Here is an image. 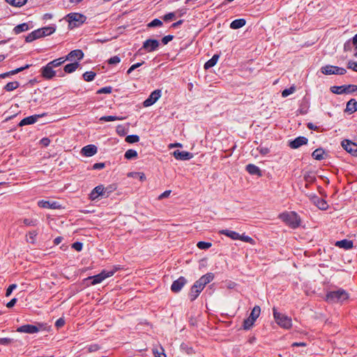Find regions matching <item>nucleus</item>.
I'll list each match as a JSON object with an SVG mask.
<instances>
[{
  "mask_svg": "<svg viewBox=\"0 0 357 357\" xmlns=\"http://www.w3.org/2000/svg\"><path fill=\"white\" fill-rule=\"evenodd\" d=\"M106 191L107 189H105V188L102 185H98L91 192L90 199L91 200H95L100 196L107 197L108 195H106Z\"/></svg>",
  "mask_w": 357,
  "mask_h": 357,
  "instance_id": "obj_12",
  "label": "nucleus"
},
{
  "mask_svg": "<svg viewBox=\"0 0 357 357\" xmlns=\"http://www.w3.org/2000/svg\"><path fill=\"white\" fill-rule=\"evenodd\" d=\"M348 298V293L343 289L330 291L326 295V301L331 303H342Z\"/></svg>",
  "mask_w": 357,
  "mask_h": 357,
  "instance_id": "obj_4",
  "label": "nucleus"
},
{
  "mask_svg": "<svg viewBox=\"0 0 357 357\" xmlns=\"http://www.w3.org/2000/svg\"><path fill=\"white\" fill-rule=\"evenodd\" d=\"M173 155L177 160H188L192 158V154L188 151H180L176 150L174 151Z\"/></svg>",
  "mask_w": 357,
  "mask_h": 357,
  "instance_id": "obj_21",
  "label": "nucleus"
},
{
  "mask_svg": "<svg viewBox=\"0 0 357 357\" xmlns=\"http://www.w3.org/2000/svg\"><path fill=\"white\" fill-rule=\"evenodd\" d=\"M331 92L336 94H342L344 93H347L346 86H332L331 88Z\"/></svg>",
  "mask_w": 357,
  "mask_h": 357,
  "instance_id": "obj_34",
  "label": "nucleus"
},
{
  "mask_svg": "<svg viewBox=\"0 0 357 357\" xmlns=\"http://www.w3.org/2000/svg\"><path fill=\"white\" fill-rule=\"evenodd\" d=\"M128 177L139 178L141 181L146 180V176L143 172H129L128 174Z\"/></svg>",
  "mask_w": 357,
  "mask_h": 357,
  "instance_id": "obj_37",
  "label": "nucleus"
},
{
  "mask_svg": "<svg viewBox=\"0 0 357 357\" xmlns=\"http://www.w3.org/2000/svg\"><path fill=\"white\" fill-rule=\"evenodd\" d=\"M137 152L133 149H128L125 153V158L128 160H131L137 158Z\"/></svg>",
  "mask_w": 357,
  "mask_h": 357,
  "instance_id": "obj_38",
  "label": "nucleus"
},
{
  "mask_svg": "<svg viewBox=\"0 0 357 357\" xmlns=\"http://www.w3.org/2000/svg\"><path fill=\"white\" fill-rule=\"evenodd\" d=\"M219 59L218 54H214L213 57L209 59L205 64H204V68L208 69L210 68L213 67L218 62Z\"/></svg>",
  "mask_w": 357,
  "mask_h": 357,
  "instance_id": "obj_32",
  "label": "nucleus"
},
{
  "mask_svg": "<svg viewBox=\"0 0 357 357\" xmlns=\"http://www.w3.org/2000/svg\"><path fill=\"white\" fill-rule=\"evenodd\" d=\"M104 167H105V163H103V162L95 163L93 165V169H102Z\"/></svg>",
  "mask_w": 357,
  "mask_h": 357,
  "instance_id": "obj_63",
  "label": "nucleus"
},
{
  "mask_svg": "<svg viewBox=\"0 0 357 357\" xmlns=\"http://www.w3.org/2000/svg\"><path fill=\"white\" fill-rule=\"evenodd\" d=\"M307 141V139L305 137H298L289 142V146L291 149H298L301 146L306 144Z\"/></svg>",
  "mask_w": 357,
  "mask_h": 357,
  "instance_id": "obj_20",
  "label": "nucleus"
},
{
  "mask_svg": "<svg viewBox=\"0 0 357 357\" xmlns=\"http://www.w3.org/2000/svg\"><path fill=\"white\" fill-rule=\"evenodd\" d=\"M40 144H42L43 146H45V147H46V146H47L50 144V139H49V138H47V137H44V138H43V139H40Z\"/></svg>",
  "mask_w": 357,
  "mask_h": 357,
  "instance_id": "obj_58",
  "label": "nucleus"
},
{
  "mask_svg": "<svg viewBox=\"0 0 357 357\" xmlns=\"http://www.w3.org/2000/svg\"><path fill=\"white\" fill-rule=\"evenodd\" d=\"M212 244L208 242H204V241H199L197 243V248L201 250H206L211 248Z\"/></svg>",
  "mask_w": 357,
  "mask_h": 357,
  "instance_id": "obj_44",
  "label": "nucleus"
},
{
  "mask_svg": "<svg viewBox=\"0 0 357 357\" xmlns=\"http://www.w3.org/2000/svg\"><path fill=\"white\" fill-rule=\"evenodd\" d=\"M159 46V42L155 39H149L144 42L143 48L148 52L155 51Z\"/></svg>",
  "mask_w": 357,
  "mask_h": 357,
  "instance_id": "obj_14",
  "label": "nucleus"
},
{
  "mask_svg": "<svg viewBox=\"0 0 357 357\" xmlns=\"http://www.w3.org/2000/svg\"><path fill=\"white\" fill-rule=\"evenodd\" d=\"M245 24V20L244 19H238L234 20L230 24V28L232 29H237L243 27Z\"/></svg>",
  "mask_w": 357,
  "mask_h": 357,
  "instance_id": "obj_29",
  "label": "nucleus"
},
{
  "mask_svg": "<svg viewBox=\"0 0 357 357\" xmlns=\"http://www.w3.org/2000/svg\"><path fill=\"white\" fill-rule=\"evenodd\" d=\"M83 245L82 243L76 242L72 245V248L77 251H81L82 250Z\"/></svg>",
  "mask_w": 357,
  "mask_h": 357,
  "instance_id": "obj_56",
  "label": "nucleus"
},
{
  "mask_svg": "<svg viewBox=\"0 0 357 357\" xmlns=\"http://www.w3.org/2000/svg\"><path fill=\"white\" fill-rule=\"evenodd\" d=\"M84 57V53L81 50H75L71 51L66 57V60L69 61H75L77 59L79 61L82 60Z\"/></svg>",
  "mask_w": 357,
  "mask_h": 357,
  "instance_id": "obj_18",
  "label": "nucleus"
},
{
  "mask_svg": "<svg viewBox=\"0 0 357 357\" xmlns=\"http://www.w3.org/2000/svg\"><path fill=\"white\" fill-rule=\"evenodd\" d=\"M44 116H45V114H42L40 115H33V116H30L26 117V118L23 119L20 122L19 126H24L26 125L33 124L37 121V120L39 117H43Z\"/></svg>",
  "mask_w": 357,
  "mask_h": 357,
  "instance_id": "obj_22",
  "label": "nucleus"
},
{
  "mask_svg": "<svg viewBox=\"0 0 357 357\" xmlns=\"http://www.w3.org/2000/svg\"><path fill=\"white\" fill-rule=\"evenodd\" d=\"M311 200L321 210H326L328 207L327 202L321 197L313 196Z\"/></svg>",
  "mask_w": 357,
  "mask_h": 357,
  "instance_id": "obj_19",
  "label": "nucleus"
},
{
  "mask_svg": "<svg viewBox=\"0 0 357 357\" xmlns=\"http://www.w3.org/2000/svg\"><path fill=\"white\" fill-rule=\"evenodd\" d=\"M66 61V60L65 57H61L49 62L48 64L50 65L52 68H56L60 66Z\"/></svg>",
  "mask_w": 357,
  "mask_h": 357,
  "instance_id": "obj_36",
  "label": "nucleus"
},
{
  "mask_svg": "<svg viewBox=\"0 0 357 357\" xmlns=\"http://www.w3.org/2000/svg\"><path fill=\"white\" fill-rule=\"evenodd\" d=\"M161 95H162L161 90L156 89V90L153 91L151 93L149 97L144 101L143 105L145 107H150V106L153 105L161 97Z\"/></svg>",
  "mask_w": 357,
  "mask_h": 357,
  "instance_id": "obj_11",
  "label": "nucleus"
},
{
  "mask_svg": "<svg viewBox=\"0 0 357 357\" xmlns=\"http://www.w3.org/2000/svg\"><path fill=\"white\" fill-rule=\"evenodd\" d=\"M98 149L93 144H89L84 146L81 150V153L86 157H91L97 153Z\"/></svg>",
  "mask_w": 357,
  "mask_h": 357,
  "instance_id": "obj_16",
  "label": "nucleus"
},
{
  "mask_svg": "<svg viewBox=\"0 0 357 357\" xmlns=\"http://www.w3.org/2000/svg\"><path fill=\"white\" fill-rule=\"evenodd\" d=\"M29 67V66L26 65L24 67H21V68H17L14 70H12V71L6 73L0 74V78H5L9 75H13L17 74V73L28 68Z\"/></svg>",
  "mask_w": 357,
  "mask_h": 357,
  "instance_id": "obj_33",
  "label": "nucleus"
},
{
  "mask_svg": "<svg viewBox=\"0 0 357 357\" xmlns=\"http://www.w3.org/2000/svg\"><path fill=\"white\" fill-rule=\"evenodd\" d=\"M37 235V232L36 231H29L27 235V241L30 243H33L35 241V238Z\"/></svg>",
  "mask_w": 357,
  "mask_h": 357,
  "instance_id": "obj_48",
  "label": "nucleus"
},
{
  "mask_svg": "<svg viewBox=\"0 0 357 357\" xmlns=\"http://www.w3.org/2000/svg\"><path fill=\"white\" fill-rule=\"evenodd\" d=\"M9 4L15 7H21L24 5L27 0H6Z\"/></svg>",
  "mask_w": 357,
  "mask_h": 357,
  "instance_id": "obj_39",
  "label": "nucleus"
},
{
  "mask_svg": "<svg viewBox=\"0 0 357 357\" xmlns=\"http://www.w3.org/2000/svg\"><path fill=\"white\" fill-rule=\"evenodd\" d=\"M295 91H296V86L293 85L291 87H289V89H286L284 90H283L282 92V96L283 98H286L288 96L294 93Z\"/></svg>",
  "mask_w": 357,
  "mask_h": 357,
  "instance_id": "obj_41",
  "label": "nucleus"
},
{
  "mask_svg": "<svg viewBox=\"0 0 357 357\" xmlns=\"http://www.w3.org/2000/svg\"><path fill=\"white\" fill-rule=\"evenodd\" d=\"M325 151L324 149H317L316 150H314L312 154V156L313 157L314 159L315 160H323L324 158V155H325Z\"/></svg>",
  "mask_w": 357,
  "mask_h": 357,
  "instance_id": "obj_28",
  "label": "nucleus"
},
{
  "mask_svg": "<svg viewBox=\"0 0 357 357\" xmlns=\"http://www.w3.org/2000/svg\"><path fill=\"white\" fill-rule=\"evenodd\" d=\"M273 311L275 321L280 327L285 329H289L291 328L292 321L291 317H288L285 314L278 312L275 308H273Z\"/></svg>",
  "mask_w": 357,
  "mask_h": 357,
  "instance_id": "obj_3",
  "label": "nucleus"
},
{
  "mask_svg": "<svg viewBox=\"0 0 357 357\" xmlns=\"http://www.w3.org/2000/svg\"><path fill=\"white\" fill-rule=\"evenodd\" d=\"M23 222L25 225H27V226L36 225V220H32V219L25 218L23 220Z\"/></svg>",
  "mask_w": 357,
  "mask_h": 357,
  "instance_id": "obj_50",
  "label": "nucleus"
},
{
  "mask_svg": "<svg viewBox=\"0 0 357 357\" xmlns=\"http://www.w3.org/2000/svg\"><path fill=\"white\" fill-rule=\"evenodd\" d=\"M120 61H121V59H120V57H119L118 56H112V57H111V58L108 60V63H109V64H116V63H120Z\"/></svg>",
  "mask_w": 357,
  "mask_h": 357,
  "instance_id": "obj_52",
  "label": "nucleus"
},
{
  "mask_svg": "<svg viewBox=\"0 0 357 357\" xmlns=\"http://www.w3.org/2000/svg\"><path fill=\"white\" fill-rule=\"evenodd\" d=\"M116 132L120 136H124V135H126L127 130H126V128L123 126L119 125V126H116Z\"/></svg>",
  "mask_w": 357,
  "mask_h": 357,
  "instance_id": "obj_47",
  "label": "nucleus"
},
{
  "mask_svg": "<svg viewBox=\"0 0 357 357\" xmlns=\"http://www.w3.org/2000/svg\"><path fill=\"white\" fill-rule=\"evenodd\" d=\"M139 140V137L136 135H128L126 137V142L130 144L138 142Z\"/></svg>",
  "mask_w": 357,
  "mask_h": 357,
  "instance_id": "obj_43",
  "label": "nucleus"
},
{
  "mask_svg": "<svg viewBox=\"0 0 357 357\" xmlns=\"http://www.w3.org/2000/svg\"><path fill=\"white\" fill-rule=\"evenodd\" d=\"M17 287V284H13L11 285H10L8 289H6V296L8 297L10 296V295L11 294L12 291L15 289Z\"/></svg>",
  "mask_w": 357,
  "mask_h": 357,
  "instance_id": "obj_54",
  "label": "nucleus"
},
{
  "mask_svg": "<svg viewBox=\"0 0 357 357\" xmlns=\"http://www.w3.org/2000/svg\"><path fill=\"white\" fill-rule=\"evenodd\" d=\"M260 312L261 309L259 306L254 307L249 317L243 321V328L245 330H248L253 326L255 321L259 317Z\"/></svg>",
  "mask_w": 357,
  "mask_h": 357,
  "instance_id": "obj_6",
  "label": "nucleus"
},
{
  "mask_svg": "<svg viewBox=\"0 0 357 357\" xmlns=\"http://www.w3.org/2000/svg\"><path fill=\"white\" fill-rule=\"evenodd\" d=\"M335 245L344 249H349L353 247V242L347 239L337 241Z\"/></svg>",
  "mask_w": 357,
  "mask_h": 357,
  "instance_id": "obj_27",
  "label": "nucleus"
},
{
  "mask_svg": "<svg viewBox=\"0 0 357 357\" xmlns=\"http://www.w3.org/2000/svg\"><path fill=\"white\" fill-rule=\"evenodd\" d=\"M348 68L353 70L355 72H357V62L349 61L348 62Z\"/></svg>",
  "mask_w": 357,
  "mask_h": 357,
  "instance_id": "obj_55",
  "label": "nucleus"
},
{
  "mask_svg": "<svg viewBox=\"0 0 357 357\" xmlns=\"http://www.w3.org/2000/svg\"><path fill=\"white\" fill-rule=\"evenodd\" d=\"M321 72L324 75H344L346 69L333 66H325L321 68Z\"/></svg>",
  "mask_w": 357,
  "mask_h": 357,
  "instance_id": "obj_9",
  "label": "nucleus"
},
{
  "mask_svg": "<svg viewBox=\"0 0 357 357\" xmlns=\"http://www.w3.org/2000/svg\"><path fill=\"white\" fill-rule=\"evenodd\" d=\"M29 29V24L27 23H22V24H20L16 26L13 29V32L15 34H19L22 32L28 31Z\"/></svg>",
  "mask_w": 357,
  "mask_h": 357,
  "instance_id": "obj_30",
  "label": "nucleus"
},
{
  "mask_svg": "<svg viewBox=\"0 0 357 357\" xmlns=\"http://www.w3.org/2000/svg\"><path fill=\"white\" fill-rule=\"evenodd\" d=\"M116 268H114L111 271H102L100 273L96 275L89 277L88 280H91V284L96 285L102 282L105 279L112 277L116 272Z\"/></svg>",
  "mask_w": 357,
  "mask_h": 357,
  "instance_id": "obj_5",
  "label": "nucleus"
},
{
  "mask_svg": "<svg viewBox=\"0 0 357 357\" xmlns=\"http://www.w3.org/2000/svg\"><path fill=\"white\" fill-rule=\"evenodd\" d=\"M64 324H65L64 319L62 318H60L58 320H56L55 325L57 328H61L64 325Z\"/></svg>",
  "mask_w": 357,
  "mask_h": 357,
  "instance_id": "obj_62",
  "label": "nucleus"
},
{
  "mask_svg": "<svg viewBox=\"0 0 357 357\" xmlns=\"http://www.w3.org/2000/svg\"><path fill=\"white\" fill-rule=\"evenodd\" d=\"M17 302V298H13L12 300H10L7 304H6V307H8V308H10L12 307H13L15 305V304Z\"/></svg>",
  "mask_w": 357,
  "mask_h": 357,
  "instance_id": "obj_64",
  "label": "nucleus"
},
{
  "mask_svg": "<svg viewBox=\"0 0 357 357\" xmlns=\"http://www.w3.org/2000/svg\"><path fill=\"white\" fill-rule=\"evenodd\" d=\"M44 31H42L41 29H38L32 33H31L29 36L26 38V42H31L37 38H40L41 37L44 36Z\"/></svg>",
  "mask_w": 357,
  "mask_h": 357,
  "instance_id": "obj_23",
  "label": "nucleus"
},
{
  "mask_svg": "<svg viewBox=\"0 0 357 357\" xmlns=\"http://www.w3.org/2000/svg\"><path fill=\"white\" fill-rule=\"evenodd\" d=\"M213 278V274L208 273L202 275L198 280H197L191 287L190 291L189 293V297L190 300L194 301L196 299L201 291L204 289L205 286L211 282Z\"/></svg>",
  "mask_w": 357,
  "mask_h": 357,
  "instance_id": "obj_1",
  "label": "nucleus"
},
{
  "mask_svg": "<svg viewBox=\"0 0 357 357\" xmlns=\"http://www.w3.org/2000/svg\"><path fill=\"white\" fill-rule=\"evenodd\" d=\"M346 88H347V93L354 92V91H357V85L350 84V85L346 86Z\"/></svg>",
  "mask_w": 357,
  "mask_h": 357,
  "instance_id": "obj_57",
  "label": "nucleus"
},
{
  "mask_svg": "<svg viewBox=\"0 0 357 357\" xmlns=\"http://www.w3.org/2000/svg\"><path fill=\"white\" fill-rule=\"evenodd\" d=\"M44 328L45 326L43 324H38L37 325L26 324L18 327L16 331L19 333L33 334Z\"/></svg>",
  "mask_w": 357,
  "mask_h": 357,
  "instance_id": "obj_7",
  "label": "nucleus"
},
{
  "mask_svg": "<svg viewBox=\"0 0 357 357\" xmlns=\"http://www.w3.org/2000/svg\"><path fill=\"white\" fill-rule=\"evenodd\" d=\"M97 93H99V94H101V93H112V87L107 86V87L101 88L100 89H99Z\"/></svg>",
  "mask_w": 357,
  "mask_h": 357,
  "instance_id": "obj_53",
  "label": "nucleus"
},
{
  "mask_svg": "<svg viewBox=\"0 0 357 357\" xmlns=\"http://www.w3.org/2000/svg\"><path fill=\"white\" fill-rule=\"evenodd\" d=\"M162 24V21H160V20L158 19H155L153 20L152 22H151L149 24H148V26L149 27H155V26H160Z\"/></svg>",
  "mask_w": 357,
  "mask_h": 357,
  "instance_id": "obj_49",
  "label": "nucleus"
},
{
  "mask_svg": "<svg viewBox=\"0 0 357 357\" xmlns=\"http://www.w3.org/2000/svg\"><path fill=\"white\" fill-rule=\"evenodd\" d=\"M96 76V73L92 71H88L83 74V78L86 82L92 81Z\"/></svg>",
  "mask_w": 357,
  "mask_h": 357,
  "instance_id": "obj_42",
  "label": "nucleus"
},
{
  "mask_svg": "<svg viewBox=\"0 0 357 357\" xmlns=\"http://www.w3.org/2000/svg\"><path fill=\"white\" fill-rule=\"evenodd\" d=\"M12 342V340L10 338H0V344L8 345Z\"/></svg>",
  "mask_w": 357,
  "mask_h": 357,
  "instance_id": "obj_59",
  "label": "nucleus"
},
{
  "mask_svg": "<svg viewBox=\"0 0 357 357\" xmlns=\"http://www.w3.org/2000/svg\"><path fill=\"white\" fill-rule=\"evenodd\" d=\"M161 351H159L158 349H154L153 350L155 357H166L165 354L164 353V350L162 348L160 349Z\"/></svg>",
  "mask_w": 357,
  "mask_h": 357,
  "instance_id": "obj_51",
  "label": "nucleus"
},
{
  "mask_svg": "<svg viewBox=\"0 0 357 357\" xmlns=\"http://www.w3.org/2000/svg\"><path fill=\"white\" fill-rule=\"evenodd\" d=\"M279 218L291 228L295 229L301 225V218L294 212H284L279 215Z\"/></svg>",
  "mask_w": 357,
  "mask_h": 357,
  "instance_id": "obj_2",
  "label": "nucleus"
},
{
  "mask_svg": "<svg viewBox=\"0 0 357 357\" xmlns=\"http://www.w3.org/2000/svg\"><path fill=\"white\" fill-rule=\"evenodd\" d=\"M38 206L40 208H51V209H59L61 208V204L57 202H50L40 200L38 202Z\"/></svg>",
  "mask_w": 357,
  "mask_h": 357,
  "instance_id": "obj_13",
  "label": "nucleus"
},
{
  "mask_svg": "<svg viewBox=\"0 0 357 357\" xmlns=\"http://www.w3.org/2000/svg\"><path fill=\"white\" fill-rule=\"evenodd\" d=\"M246 170L248 172L249 174L252 175H257L258 176H261V172L260 169L253 165V164H249L246 166Z\"/></svg>",
  "mask_w": 357,
  "mask_h": 357,
  "instance_id": "obj_25",
  "label": "nucleus"
},
{
  "mask_svg": "<svg viewBox=\"0 0 357 357\" xmlns=\"http://www.w3.org/2000/svg\"><path fill=\"white\" fill-rule=\"evenodd\" d=\"M172 39H173V36H170V35H168V36H166L164 38H162V42L163 43V44L166 45L169 41H171Z\"/></svg>",
  "mask_w": 357,
  "mask_h": 357,
  "instance_id": "obj_60",
  "label": "nucleus"
},
{
  "mask_svg": "<svg viewBox=\"0 0 357 357\" xmlns=\"http://www.w3.org/2000/svg\"><path fill=\"white\" fill-rule=\"evenodd\" d=\"M342 146L351 155L357 157V144L349 140L344 139L342 141Z\"/></svg>",
  "mask_w": 357,
  "mask_h": 357,
  "instance_id": "obj_10",
  "label": "nucleus"
},
{
  "mask_svg": "<svg viewBox=\"0 0 357 357\" xmlns=\"http://www.w3.org/2000/svg\"><path fill=\"white\" fill-rule=\"evenodd\" d=\"M238 240H241L244 242L250 243V244H252V245H254L255 243L253 238H252L251 237H250L248 236H245L244 234H243V235L240 234V238Z\"/></svg>",
  "mask_w": 357,
  "mask_h": 357,
  "instance_id": "obj_46",
  "label": "nucleus"
},
{
  "mask_svg": "<svg viewBox=\"0 0 357 357\" xmlns=\"http://www.w3.org/2000/svg\"><path fill=\"white\" fill-rule=\"evenodd\" d=\"M186 282L187 281L185 278L180 277L178 280L173 282L171 286V290L175 293L180 291L185 284Z\"/></svg>",
  "mask_w": 357,
  "mask_h": 357,
  "instance_id": "obj_17",
  "label": "nucleus"
},
{
  "mask_svg": "<svg viewBox=\"0 0 357 357\" xmlns=\"http://www.w3.org/2000/svg\"><path fill=\"white\" fill-rule=\"evenodd\" d=\"M171 190H166L158 197V199H162L169 196Z\"/></svg>",
  "mask_w": 357,
  "mask_h": 357,
  "instance_id": "obj_61",
  "label": "nucleus"
},
{
  "mask_svg": "<svg viewBox=\"0 0 357 357\" xmlns=\"http://www.w3.org/2000/svg\"><path fill=\"white\" fill-rule=\"evenodd\" d=\"M79 66V64L78 62H74L72 63L67 64L64 67V71L66 73H72L77 69Z\"/></svg>",
  "mask_w": 357,
  "mask_h": 357,
  "instance_id": "obj_31",
  "label": "nucleus"
},
{
  "mask_svg": "<svg viewBox=\"0 0 357 357\" xmlns=\"http://www.w3.org/2000/svg\"><path fill=\"white\" fill-rule=\"evenodd\" d=\"M66 18L70 25L73 26H77L83 24L86 19L84 15L77 13H70L66 16Z\"/></svg>",
  "mask_w": 357,
  "mask_h": 357,
  "instance_id": "obj_8",
  "label": "nucleus"
},
{
  "mask_svg": "<svg viewBox=\"0 0 357 357\" xmlns=\"http://www.w3.org/2000/svg\"><path fill=\"white\" fill-rule=\"evenodd\" d=\"M18 86H19V83L17 82H8L5 86V89L7 91H13L15 89H17Z\"/></svg>",
  "mask_w": 357,
  "mask_h": 357,
  "instance_id": "obj_40",
  "label": "nucleus"
},
{
  "mask_svg": "<svg viewBox=\"0 0 357 357\" xmlns=\"http://www.w3.org/2000/svg\"><path fill=\"white\" fill-rule=\"evenodd\" d=\"M125 119V117H119L116 116H104L100 118V121H121Z\"/></svg>",
  "mask_w": 357,
  "mask_h": 357,
  "instance_id": "obj_35",
  "label": "nucleus"
},
{
  "mask_svg": "<svg viewBox=\"0 0 357 357\" xmlns=\"http://www.w3.org/2000/svg\"><path fill=\"white\" fill-rule=\"evenodd\" d=\"M219 234L225 235L226 236L231 238L232 240H238L240 238V234L238 233L229 229L220 230Z\"/></svg>",
  "mask_w": 357,
  "mask_h": 357,
  "instance_id": "obj_24",
  "label": "nucleus"
},
{
  "mask_svg": "<svg viewBox=\"0 0 357 357\" xmlns=\"http://www.w3.org/2000/svg\"><path fill=\"white\" fill-rule=\"evenodd\" d=\"M346 111L352 114L357 111V101L355 99H351L347 103Z\"/></svg>",
  "mask_w": 357,
  "mask_h": 357,
  "instance_id": "obj_26",
  "label": "nucleus"
},
{
  "mask_svg": "<svg viewBox=\"0 0 357 357\" xmlns=\"http://www.w3.org/2000/svg\"><path fill=\"white\" fill-rule=\"evenodd\" d=\"M42 31H44V36H50V34L53 33L55 31V27L54 26H46L41 28Z\"/></svg>",
  "mask_w": 357,
  "mask_h": 357,
  "instance_id": "obj_45",
  "label": "nucleus"
},
{
  "mask_svg": "<svg viewBox=\"0 0 357 357\" xmlns=\"http://www.w3.org/2000/svg\"><path fill=\"white\" fill-rule=\"evenodd\" d=\"M48 63L41 68V75L46 79H50L56 75V72Z\"/></svg>",
  "mask_w": 357,
  "mask_h": 357,
  "instance_id": "obj_15",
  "label": "nucleus"
}]
</instances>
